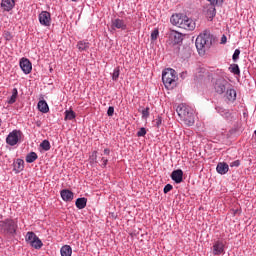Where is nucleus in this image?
<instances>
[{"label": "nucleus", "mask_w": 256, "mask_h": 256, "mask_svg": "<svg viewBox=\"0 0 256 256\" xmlns=\"http://www.w3.org/2000/svg\"><path fill=\"white\" fill-rule=\"evenodd\" d=\"M176 113H178V117H180V120L184 125L191 127L195 124V116L193 115L191 107L185 104H180L176 109Z\"/></svg>", "instance_id": "nucleus-1"}, {"label": "nucleus", "mask_w": 256, "mask_h": 256, "mask_svg": "<svg viewBox=\"0 0 256 256\" xmlns=\"http://www.w3.org/2000/svg\"><path fill=\"white\" fill-rule=\"evenodd\" d=\"M213 45V36L208 31H204L196 38V48L198 51H207Z\"/></svg>", "instance_id": "nucleus-2"}, {"label": "nucleus", "mask_w": 256, "mask_h": 256, "mask_svg": "<svg viewBox=\"0 0 256 256\" xmlns=\"http://www.w3.org/2000/svg\"><path fill=\"white\" fill-rule=\"evenodd\" d=\"M162 81L166 89H173L177 82V72L173 68H167L162 72Z\"/></svg>", "instance_id": "nucleus-3"}, {"label": "nucleus", "mask_w": 256, "mask_h": 256, "mask_svg": "<svg viewBox=\"0 0 256 256\" xmlns=\"http://www.w3.org/2000/svg\"><path fill=\"white\" fill-rule=\"evenodd\" d=\"M0 230L2 233H7L8 235H15L17 232V221L13 219H5L0 221Z\"/></svg>", "instance_id": "nucleus-4"}, {"label": "nucleus", "mask_w": 256, "mask_h": 256, "mask_svg": "<svg viewBox=\"0 0 256 256\" xmlns=\"http://www.w3.org/2000/svg\"><path fill=\"white\" fill-rule=\"evenodd\" d=\"M22 137L23 132H21V130H13L6 137V143L7 145H10V147H15V145L21 141Z\"/></svg>", "instance_id": "nucleus-5"}, {"label": "nucleus", "mask_w": 256, "mask_h": 256, "mask_svg": "<svg viewBox=\"0 0 256 256\" xmlns=\"http://www.w3.org/2000/svg\"><path fill=\"white\" fill-rule=\"evenodd\" d=\"M230 86L231 84L225 78H218L214 83V91L218 95H223Z\"/></svg>", "instance_id": "nucleus-6"}, {"label": "nucleus", "mask_w": 256, "mask_h": 256, "mask_svg": "<svg viewBox=\"0 0 256 256\" xmlns=\"http://www.w3.org/2000/svg\"><path fill=\"white\" fill-rule=\"evenodd\" d=\"M185 19L186 15L184 14H173L170 18V23L175 25V27H185V25H183V21H185Z\"/></svg>", "instance_id": "nucleus-7"}, {"label": "nucleus", "mask_w": 256, "mask_h": 256, "mask_svg": "<svg viewBox=\"0 0 256 256\" xmlns=\"http://www.w3.org/2000/svg\"><path fill=\"white\" fill-rule=\"evenodd\" d=\"M217 6V4H207L206 6H204L203 11L208 19H213V17L217 15V9H215V7Z\"/></svg>", "instance_id": "nucleus-8"}, {"label": "nucleus", "mask_w": 256, "mask_h": 256, "mask_svg": "<svg viewBox=\"0 0 256 256\" xmlns=\"http://www.w3.org/2000/svg\"><path fill=\"white\" fill-rule=\"evenodd\" d=\"M20 68L22 69L23 73H25V75H29V73H31L33 69V65L31 64V61H29V59L22 58L20 60Z\"/></svg>", "instance_id": "nucleus-9"}, {"label": "nucleus", "mask_w": 256, "mask_h": 256, "mask_svg": "<svg viewBox=\"0 0 256 256\" xmlns=\"http://www.w3.org/2000/svg\"><path fill=\"white\" fill-rule=\"evenodd\" d=\"M39 21L44 27H49L51 25V14L47 11H42L39 14Z\"/></svg>", "instance_id": "nucleus-10"}, {"label": "nucleus", "mask_w": 256, "mask_h": 256, "mask_svg": "<svg viewBox=\"0 0 256 256\" xmlns=\"http://www.w3.org/2000/svg\"><path fill=\"white\" fill-rule=\"evenodd\" d=\"M112 29L115 31V29H120L121 31H125L127 29V24L125 23V20L116 18L112 20Z\"/></svg>", "instance_id": "nucleus-11"}, {"label": "nucleus", "mask_w": 256, "mask_h": 256, "mask_svg": "<svg viewBox=\"0 0 256 256\" xmlns=\"http://www.w3.org/2000/svg\"><path fill=\"white\" fill-rule=\"evenodd\" d=\"M169 39L172 41L173 45H179L183 41V35L175 30L171 31L169 34Z\"/></svg>", "instance_id": "nucleus-12"}, {"label": "nucleus", "mask_w": 256, "mask_h": 256, "mask_svg": "<svg viewBox=\"0 0 256 256\" xmlns=\"http://www.w3.org/2000/svg\"><path fill=\"white\" fill-rule=\"evenodd\" d=\"M225 251V244L222 241H216L213 245V255H221Z\"/></svg>", "instance_id": "nucleus-13"}, {"label": "nucleus", "mask_w": 256, "mask_h": 256, "mask_svg": "<svg viewBox=\"0 0 256 256\" xmlns=\"http://www.w3.org/2000/svg\"><path fill=\"white\" fill-rule=\"evenodd\" d=\"M171 179L177 184L183 183V170L181 169L174 170L171 173Z\"/></svg>", "instance_id": "nucleus-14"}, {"label": "nucleus", "mask_w": 256, "mask_h": 256, "mask_svg": "<svg viewBox=\"0 0 256 256\" xmlns=\"http://www.w3.org/2000/svg\"><path fill=\"white\" fill-rule=\"evenodd\" d=\"M182 25L184 26H180V29H185L186 31H193L195 29V22L187 16L185 21H182Z\"/></svg>", "instance_id": "nucleus-15"}, {"label": "nucleus", "mask_w": 256, "mask_h": 256, "mask_svg": "<svg viewBox=\"0 0 256 256\" xmlns=\"http://www.w3.org/2000/svg\"><path fill=\"white\" fill-rule=\"evenodd\" d=\"M216 171L219 173V175H227V173H229V164L225 162L218 163Z\"/></svg>", "instance_id": "nucleus-16"}, {"label": "nucleus", "mask_w": 256, "mask_h": 256, "mask_svg": "<svg viewBox=\"0 0 256 256\" xmlns=\"http://www.w3.org/2000/svg\"><path fill=\"white\" fill-rule=\"evenodd\" d=\"M60 195H61L62 199L66 202L71 201L74 197L73 192L68 189H64V190L60 191Z\"/></svg>", "instance_id": "nucleus-17"}, {"label": "nucleus", "mask_w": 256, "mask_h": 256, "mask_svg": "<svg viewBox=\"0 0 256 256\" xmlns=\"http://www.w3.org/2000/svg\"><path fill=\"white\" fill-rule=\"evenodd\" d=\"M1 7L4 11H11L15 7V0H2Z\"/></svg>", "instance_id": "nucleus-18"}, {"label": "nucleus", "mask_w": 256, "mask_h": 256, "mask_svg": "<svg viewBox=\"0 0 256 256\" xmlns=\"http://www.w3.org/2000/svg\"><path fill=\"white\" fill-rule=\"evenodd\" d=\"M23 169H25V161H23V159H17L14 162V171H16V173H21Z\"/></svg>", "instance_id": "nucleus-19"}, {"label": "nucleus", "mask_w": 256, "mask_h": 256, "mask_svg": "<svg viewBox=\"0 0 256 256\" xmlns=\"http://www.w3.org/2000/svg\"><path fill=\"white\" fill-rule=\"evenodd\" d=\"M226 98L228 101H235L237 99V91H235L233 88H229L228 86L226 91Z\"/></svg>", "instance_id": "nucleus-20"}, {"label": "nucleus", "mask_w": 256, "mask_h": 256, "mask_svg": "<svg viewBox=\"0 0 256 256\" xmlns=\"http://www.w3.org/2000/svg\"><path fill=\"white\" fill-rule=\"evenodd\" d=\"M38 110L41 113H49V105L47 104V102L45 100H40L38 102Z\"/></svg>", "instance_id": "nucleus-21"}, {"label": "nucleus", "mask_w": 256, "mask_h": 256, "mask_svg": "<svg viewBox=\"0 0 256 256\" xmlns=\"http://www.w3.org/2000/svg\"><path fill=\"white\" fill-rule=\"evenodd\" d=\"M38 238L39 237L34 232H27V234H26V243L28 245H30V247H31V244H33L34 241H36Z\"/></svg>", "instance_id": "nucleus-22"}, {"label": "nucleus", "mask_w": 256, "mask_h": 256, "mask_svg": "<svg viewBox=\"0 0 256 256\" xmlns=\"http://www.w3.org/2000/svg\"><path fill=\"white\" fill-rule=\"evenodd\" d=\"M61 256H71L73 255V249L69 245H64L60 249Z\"/></svg>", "instance_id": "nucleus-23"}, {"label": "nucleus", "mask_w": 256, "mask_h": 256, "mask_svg": "<svg viewBox=\"0 0 256 256\" xmlns=\"http://www.w3.org/2000/svg\"><path fill=\"white\" fill-rule=\"evenodd\" d=\"M75 204L77 209H85V207H87V198H78Z\"/></svg>", "instance_id": "nucleus-24"}, {"label": "nucleus", "mask_w": 256, "mask_h": 256, "mask_svg": "<svg viewBox=\"0 0 256 256\" xmlns=\"http://www.w3.org/2000/svg\"><path fill=\"white\" fill-rule=\"evenodd\" d=\"M37 159H38L37 153L30 152L26 156V163H35V161H37Z\"/></svg>", "instance_id": "nucleus-25"}, {"label": "nucleus", "mask_w": 256, "mask_h": 256, "mask_svg": "<svg viewBox=\"0 0 256 256\" xmlns=\"http://www.w3.org/2000/svg\"><path fill=\"white\" fill-rule=\"evenodd\" d=\"M75 117H76L75 112L72 109L65 111V118H64L65 121H73Z\"/></svg>", "instance_id": "nucleus-26"}, {"label": "nucleus", "mask_w": 256, "mask_h": 256, "mask_svg": "<svg viewBox=\"0 0 256 256\" xmlns=\"http://www.w3.org/2000/svg\"><path fill=\"white\" fill-rule=\"evenodd\" d=\"M18 91H17V88H14L13 90H12V95H11V97L9 98V100H8V103H9V105H13V103H15L16 101H17V95H18Z\"/></svg>", "instance_id": "nucleus-27"}, {"label": "nucleus", "mask_w": 256, "mask_h": 256, "mask_svg": "<svg viewBox=\"0 0 256 256\" xmlns=\"http://www.w3.org/2000/svg\"><path fill=\"white\" fill-rule=\"evenodd\" d=\"M230 73H233L234 75H241V70L239 69V65L232 64L229 67Z\"/></svg>", "instance_id": "nucleus-28"}, {"label": "nucleus", "mask_w": 256, "mask_h": 256, "mask_svg": "<svg viewBox=\"0 0 256 256\" xmlns=\"http://www.w3.org/2000/svg\"><path fill=\"white\" fill-rule=\"evenodd\" d=\"M77 48L79 49V51H87V49L89 48V42L80 41L77 44Z\"/></svg>", "instance_id": "nucleus-29"}, {"label": "nucleus", "mask_w": 256, "mask_h": 256, "mask_svg": "<svg viewBox=\"0 0 256 256\" xmlns=\"http://www.w3.org/2000/svg\"><path fill=\"white\" fill-rule=\"evenodd\" d=\"M119 75H121V69L119 67H116L113 71V74H112V80L113 81H118Z\"/></svg>", "instance_id": "nucleus-30"}, {"label": "nucleus", "mask_w": 256, "mask_h": 256, "mask_svg": "<svg viewBox=\"0 0 256 256\" xmlns=\"http://www.w3.org/2000/svg\"><path fill=\"white\" fill-rule=\"evenodd\" d=\"M30 247H33L34 249H41V247H43V242L41 241V239L36 238V240L34 241V243L31 244Z\"/></svg>", "instance_id": "nucleus-31"}, {"label": "nucleus", "mask_w": 256, "mask_h": 256, "mask_svg": "<svg viewBox=\"0 0 256 256\" xmlns=\"http://www.w3.org/2000/svg\"><path fill=\"white\" fill-rule=\"evenodd\" d=\"M40 147L44 150V151H49V149H51V143L48 140H44L41 144Z\"/></svg>", "instance_id": "nucleus-32"}, {"label": "nucleus", "mask_w": 256, "mask_h": 256, "mask_svg": "<svg viewBox=\"0 0 256 256\" xmlns=\"http://www.w3.org/2000/svg\"><path fill=\"white\" fill-rule=\"evenodd\" d=\"M157 37H159V30L155 29L154 31H152L151 33V40L152 41H157Z\"/></svg>", "instance_id": "nucleus-33"}, {"label": "nucleus", "mask_w": 256, "mask_h": 256, "mask_svg": "<svg viewBox=\"0 0 256 256\" xmlns=\"http://www.w3.org/2000/svg\"><path fill=\"white\" fill-rule=\"evenodd\" d=\"M239 55H241V50L236 49V50L234 51L233 56H232V59H233L234 62L237 61V59H239Z\"/></svg>", "instance_id": "nucleus-34"}, {"label": "nucleus", "mask_w": 256, "mask_h": 256, "mask_svg": "<svg viewBox=\"0 0 256 256\" xmlns=\"http://www.w3.org/2000/svg\"><path fill=\"white\" fill-rule=\"evenodd\" d=\"M142 118L143 119L149 118V107H146L144 110H142Z\"/></svg>", "instance_id": "nucleus-35"}, {"label": "nucleus", "mask_w": 256, "mask_h": 256, "mask_svg": "<svg viewBox=\"0 0 256 256\" xmlns=\"http://www.w3.org/2000/svg\"><path fill=\"white\" fill-rule=\"evenodd\" d=\"M145 135H147V130H145V128H140L137 132V137H145Z\"/></svg>", "instance_id": "nucleus-36"}, {"label": "nucleus", "mask_w": 256, "mask_h": 256, "mask_svg": "<svg viewBox=\"0 0 256 256\" xmlns=\"http://www.w3.org/2000/svg\"><path fill=\"white\" fill-rule=\"evenodd\" d=\"M91 163H97V151H93L92 155L90 156Z\"/></svg>", "instance_id": "nucleus-37"}, {"label": "nucleus", "mask_w": 256, "mask_h": 256, "mask_svg": "<svg viewBox=\"0 0 256 256\" xmlns=\"http://www.w3.org/2000/svg\"><path fill=\"white\" fill-rule=\"evenodd\" d=\"M3 35L6 41H11V39H13V35H11V32L9 31H5Z\"/></svg>", "instance_id": "nucleus-38"}, {"label": "nucleus", "mask_w": 256, "mask_h": 256, "mask_svg": "<svg viewBox=\"0 0 256 256\" xmlns=\"http://www.w3.org/2000/svg\"><path fill=\"white\" fill-rule=\"evenodd\" d=\"M212 5H223V0H207Z\"/></svg>", "instance_id": "nucleus-39"}, {"label": "nucleus", "mask_w": 256, "mask_h": 256, "mask_svg": "<svg viewBox=\"0 0 256 256\" xmlns=\"http://www.w3.org/2000/svg\"><path fill=\"white\" fill-rule=\"evenodd\" d=\"M113 113H115V108L113 106H110L107 111L108 117H113Z\"/></svg>", "instance_id": "nucleus-40"}, {"label": "nucleus", "mask_w": 256, "mask_h": 256, "mask_svg": "<svg viewBox=\"0 0 256 256\" xmlns=\"http://www.w3.org/2000/svg\"><path fill=\"white\" fill-rule=\"evenodd\" d=\"M173 190V185L171 184H167L165 187H164V193L167 194L169 193V191H172Z\"/></svg>", "instance_id": "nucleus-41"}, {"label": "nucleus", "mask_w": 256, "mask_h": 256, "mask_svg": "<svg viewBox=\"0 0 256 256\" xmlns=\"http://www.w3.org/2000/svg\"><path fill=\"white\" fill-rule=\"evenodd\" d=\"M239 165H241V162L239 160H235L230 163V167H239Z\"/></svg>", "instance_id": "nucleus-42"}, {"label": "nucleus", "mask_w": 256, "mask_h": 256, "mask_svg": "<svg viewBox=\"0 0 256 256\" xmlns=\"http://www.w3.org/2000/svg\"><path fill=\"white\" fill-rule=\"evenodd\" d=\"M101 161H102V167H107V163H109V159L102 157Z\"/></svg>", "instance_id": "nucleus-43"}, {"label": "nucleus", "mask_w": 256, "mask_h": 256, "mask_svg": "<svg viewBox=\"0 0 256 256\" xmlns=\"http://www.w3.org/2000/svg\"><path fill=\"white\" fill-rule=\"evenodd\" d=\"M225 43H227V36L223 35V36L221 37V44H222V45H225Z\"/></svg>", "instance_id": "nucleus-44"}, {"label": "nucleus", "mask_w": 256, "mask_h": 256, "mask_svg": "<svg viewBox=\"0 0 256 256\" xmlns=\"http://www.w3.org/2000/svg\"><path fill=\"white\" fill-rule=\"evenodd\" d=\"M111 150L109 148L104 149V155H110Z\"/></svg>", "instance_id": "nucleus-45"}, {"label": "nucleus", "mask_w": 256, "mask_h": 256, "mask_svg": "<svg viewBox=\"0 0 256 256\" xmlns=\"http://www.w3.org/2000/svg\"><path fill=\"white\" fill-rule=\"evenodd\" d=\"M161 123V119H157L156 120V125H157V127H159V124Z\"/></svg>", "instance_id": "nucleus-46"}, {"label": "nucleus", "mask_w": 256, "mask_h": 256, "mask_svg": "<svg viewBox=\"0 0 256 256\" xmlns=\"http://www.w3.org/2000/svg\"><path fill=\"white\" fill-rule=\"evenodd\" d=\"M186 57H191V54H190V53H188V54L186 55Z\"/></svg>", "instance_id": "nucleus-47"}, {"label": "nucleus", "mask_w": 256, "mask_h": 256, "mask_svg": "<svg viewBox=\"0 0 256 256\" xmlns=\"http://www.w3.org/2000/svg\"><path fill=\"white\" fill-rule=\"evenodd\" d=\"M254 134H255V136H256V130L254 131Z\"/></svg>", "instance_id": "nucleus-48"}, {"label": "nucleus", "mask_w": 256, "mask_h": 256, "mask_svg": "<svg viewBox=\"0 0 256 256\" xmlns=\"http://www.w3.org/2000/svg\"><path fill=\"white\" fill-rule=\"evenodd\" d=\"M0 127H1V119H0Z\"/></svg>", "instance_id": "nucleus-49"}, {"label": "nucleus", "mask_w": 256, "mask_h": 256, "mask_svg": "<svg viewBox=\"0 0 256 256\" xmlns=\"http://www.w3.org/2000/svg\"><path fill=\"white\" fill-rule=\"evenodd\" d=\"M72 1L76 2L77 0H72Z\"/></svg>", "instance_id": "nucleus-50"}]
</instances>
